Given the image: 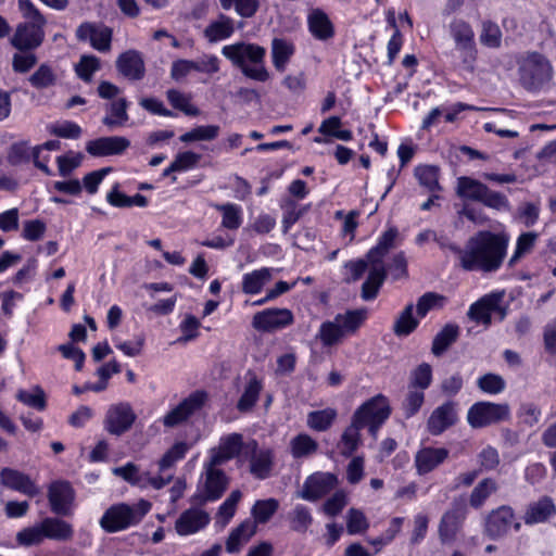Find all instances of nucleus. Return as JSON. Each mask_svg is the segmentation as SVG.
<instances>
[{"mask_svg": "<svg viewBox=\"0 0 556 556\" xmlns=\"http://www.w3.org/2000/svg\"><path fill=\"white\" fill-rule=\"evenodd\" d=\"M508 242L507 235L484 230L470 237L463 249L453 248V251L458 254L459 265L463 269L493 273L502 266Z\"/></svg>", "mask_w": 556, "mask_h": 556, "instance_id": "1", "label": "nucleus"}, {"mask_svg": "<svg viewBox=\"0 0 556 556\" xmlns=\"http://www.w3.org/2000/svg\"><path fill=\"white\" fill-rule=\"evenodd\" d=\"M17 1L25 22L16 26L10 42L18 51H34L45 40L43 28L47 21L30 0Z\"/></svg>", "mask_w": 556, "mask_h": 556, "instance_id": "2", "label": "nucleus"}, {"mask_svg": "<svg viewBox=\"0 0 556 556\" xmlns=\"http://www.w3.org/2000/svg\"><path fill=\"white\" fill-rule=\"evenodd\" d=\"M520 86L528 92L538 93L547 90L553 81L554 68L542 53L526 52L518 61Z\"/></svg>", "mask_w": 556, "mask_h": 556, "instance_id": "3", "label": "nucleus"}, {"mask_svg": "<svg viewBox=\"0 0 556 556\" xmlns=\"http://www.w3.org/2000/svg\"><path fill=\"white\" fill-rule=\"evenodd\" d=\"M222 54L239 67L248 78L266 81L269 74L264 65L266 50L254 43L237 42L223 47Z\"/></svg>", "mask_w": 556, "mask_h": 556, "instance_id": "4", "label": "nucleus"}, {"mask_svg": "<svg viewBox=\"0 0 556 556\" xmlns=\"http://www.w3.org/2000/svg\"><path fill=\"white\" fill-rule=\"evenodd\" d=\"M151 503L140 500L137 504L130 506L122 503L111 506L100 520L101 527L106 532H117L130 526L139 523L151 509Z\"/></svg>", "mask_w": 556, "mask_h": 556, "instance_id": "5", "label": "nucleus"}, {"mask_svg": "<svg viewBox=\"0 0 556 556\" xmlns=\"http://www.w3.org/2000/svg\"><path fill=\"white\" fill-rule=\"evenodd\" d=\"M456 193L459 198L481 202L494 210L508 207V200L504 194L491 190L486 185L470 177L457 178Z\"/></svg>", "mask_w": 556, "mask_h": 556, "instance_id": "6", "label": "nucleus"}, {"mask_svg": "<svg viewBox=\"0 0 556 556\" xmlns=\"http://www.w3.org/2000/svg\"><path fill=\"white\" fill-rule=\"evenodd\" d=\"M390 413L388 400L379 394L363 403L354 412L353 417L361 426L367 427L369 433L376 439L379 428L389 418Z\"/></svg>", "mask_w": 556, "mask_h": 556, "instance_id": "7", "label": "nucleus"}, {"mask_svg": "<svg viewBox=\"0 0 556 556\" xmlns=\"http://www.w3.org/2000/svg\"><path fill=\"white\" fill-rule=\"evenodd\" d=\"M203 469V493L193 497L194 502L198 504L214 502L220 498L229 484V478L225 471L220 469V465L213 464V462L207 460L204 464Z\"/></svg>", "mask_w": 556, "mask_h": 556, "instance_id": "8", "label": "nucleus"}, {"mask_svg": "<svg viewBox=\"0 0 556 556\" xmlns=\"http://www.w3.org/2000/svg\"><path fill=\"white\" fill-rule=\"evenodd\" d=\"M509 405L506 403L478 402L467 414V420L472 428H483L508 419Z\"/></svg>", "mask_w": 556, "mask_h": 556, "instance_id": "9", "label": "nucleus"}, {"mask_svg": "<svg viewBox=\"0 0 556 556\" xmlns=\"http://www.w3.org/2000/svg\"><path fill=\"white\" fill-rule=\"evenodd\" d=\"M511 527L519 531L521 526L516 521L513 508L507 505L491 510L484 520V533L492 540L503 538Z\"/></svg>", "mask_w": 556, "mask_h": 556, "instance_id": "10", "label": "nucleus"}, {"mask_svg": "<svg viewBox=\"0 0 556 556\" xmlns=\"http://www.w3.org/2000/svg\"><path fill=\"white\" fill-rule=\"evenodd\" d=\"M219 71V60L215 55H203L197 60L180 59L174 61L170 68V77L180 81L192 72L214 74Z\"/></svg>", "mask_w": 556, "mask_h": 556, "instance_id": "11", "label": "nucleus"}, {"mask_svg": "<svg viewBox=\"0 0 556 556\" xmlns=\"http://www.w3.org/2000/svg\"><path fill=\"white\" fill-rule=\"evenodd\" d=\"M136 418L130 404L122 402L108 408L103 424L109 433L119 437L132 427Z\"/></svg>", "mask_w": 556, "mask_h": 556, "instance_id": "12", "label": "nucleus"}, {"mask_svg": "<svg viewBox=\"0 0 556 556\" xmlns=\"http://www.w3.org/2000/svg\"><path fill=\"white\" fill-rule=\"evenodd\" d=\"M467 516V507L463 500H454L452 507L441 517L439 536L443 543L455 540Z\"/></svg>", "mask_w": 556, "mask_h": 556, "instance_id": "13", "label": "nucleus"}, {"mask_svg": "<svg viewBox=\"0 0 556 556\" xmlns=\"http://www.w3.org/2000/svg\"><path fill=\"white\" fill-rule=\"evenodd\" d=\"M204 401L205 394L203 392L198 391L190 394L163 417V425L167 428H174L187 421L193 414L202 408Z\"/></svg>", "mask_w": 556, "mask_h": 556, "instance_id": "14", "label": "nucleus"}, {"mask_svg": "<svg viewBox=\"0 0 556 556\" xmlns=\"http://www.w3.org/2000/svg\"><path fill=\"white\" fill-rule=\"evenodd\" d=\"M113 31L112 28L96 23H83L76 29V37L81 41H89L91 47L100 52L111 50Z\"/></svg>", "mask_w": 556, "mask_h": 556, "instance_id": "15", "label": "nucleus"}, {"mask_svg": "<svg viewBox=\"0 0 556 556\" xmlns=\"http://www.w3.org/2000/svg\"><path fill=\"white\" fill-rule=\"evenodd\" d=\"M75 492L71 483L65 480H56L48 486V500L51 510L61 516L71 514Z\"/></svg>", "mask_w": 556, "mask_h": 556, "instance_id": "16", "label": "nucleus"}, {"mask_svg": "<svg viewBox=\"0 0 556 556\" xmlns=\"http://www.w3.org/2000/svg\"><path fill=\"white\" fill-rule=\"evenodd\" d=\"M293 323V315L288 308H268L253 316L252 326L258 331L270 332Z\"/></svg>", "mask_w": 556, "mask_h": 556, "instance_id": "17", "label": "nucleus"}, {"mask_svg": "<svg viewBox=\"0 0 556 556\" xmlns=\"http://www.w3.org/2000/svg\"><path fill=\"white\" fill-rule=\"evenodd\" d=\"M337 484V478L334 475L329 472H315L311 475L304 482L301 491L298 492V496L315 502L330 492Z\"/></svg>", "mask_w": 556, "mask_h": 556, "instance_id": "18", "label": "nucleus"}, {"mask_svg": "<svg viewBox=\"0 0 556 556\" xmlns=\"http://www.w3.org/2000/svg\"><path fill=\"white\" fill-rule=\"evenodd\" d=\"M243 448L245 443L242 434L230 433L220 439L218 446L211 448L208 460L222 466L238 456Z\"/></svg>", "mask_w": 556, "mask_h": 556, "instance_id": "19", "label": "nucleus"}, {"mask_svg": "<svg viewBox=\"0 0 556 556\" xmlns=\"http://www.w3.org/2000/svg\"><path fill=\"white\" fill-rule=\"evenodd\" d=\"M130 146L125 137H101L87 142L86 151L92 156H109L122 154Z\"/></svg>", "mask_w": 556, "mask_h": 556, "instance_id": "20", "label": "nucleus"}, {"mask_svg": "<svg viewBox=\"0 0 556 556\" xmlns=\"http://www.w3.org/2000/svg\"><path fill=\"white\" fill-rule=\"evenodd\" d=\"M257 442L251 440L245 443V451L251 453L250 472L257 479H266L273 470V454L269 450H257Z\"/></svg>", "mask_w": 556, "mask_h": 556, "instance_id": "21", "label": "nucleus"}, {"mask_svg": "<svg viewBox=\"0 0 556 556\" xmlns=\"http://www.w3.org/2000/svg\"><path fill=\"white\" fill-rule=\"evenodd\" d=\"M116 68L121 75L130 80H140L144 77L146 66L140 52L127 50L118 55Z\"/></svg>", "mask_w": 556, "mask_h": 556, "instance_id": "22", "label": "nucleus"}, {"mask_svg": "<svg viewBox=\"0 0 556 556\" xmlns=\"http://www.w3.org/2000/svg\"><path fill=\"white\" fill-rule=\"evenodd\" d=\"M0 483L28 496H35L39 493V489L29 476L9 467L1 469Z\"/></svg>", "mask_w": 556, "mask_h": 556, "instance_id": "23", "label": "nucleus"}, {"mask_svg": "<svg viewBox=\"0 0 556 556\" xmlns=\"http://www.w3.org/2000/svg\"><path fill=\"white\" fill-rule=\"evenodd\" d=\"M457 420L455 404L446 402L437 407L430 415L427 427L431 434H441L448 427L453 426Z\"/></svg>", "mask_w": 556, "mask_h": 556, "instance_id": "24", "label": "nucleus"}, {"mask_svg": "<svg viewBox=\"0 0 556 556\" xmlns=\"http://www.w3.org/2000/svg\"><path fill=\"white\" fill-rule=\"evenodd\" d=\"M210 522V515L204 510L190 508L176 521L175 529L179 535H188L203 529Z\"/></svg>", "mask_w": 556, "mask_h": 556, "instance_id": "25", "label": "nucleus"}, {"mask_svg": "<svg viewBox=\"0 0 556 556\" xmlns=\"http://www.w3.org/2000/svg\"><path fill=\"white\" fill-rule=\"evenodd\" d=\"M448 456V451L444 447L433 448L425 447L417 452L415 456L416 469L419 475H426L435 469Z\"/></svg>", "mask_w": 556, "mask_h": 556, "instance_id": "26", "label": "nucleus"}, {"mask_svg": "<svg viewBox=\"0 0 556 556\" xmlns=\"http://www.w3.org/2000/svg\"><path fill=\"white\" fill-rule=\"evenodd\" d=\"M256 533V525L247 519L235 528L227 538L226 551L230 554L240 551L241 545L247 543Z\"/></svg>", "mask_w": 556, "mask_h": 556, "instance_id": "27", "label": "nucleus"}, {"mask_svg": "<svg viewBox=\"0 0 556 556\" xmlns=\"http://www.w3.org/2000/svg\"><path fill=\"white\" fill-rule=\"evenodd\" d=\"M369 274L365 282L362 285V299L365 301L374 300L380 287L382 286L387 271L384 265H379L375 263H369Z\"/></svg>", "mask_w": 556, "mask_h": 556, "instance_id": "28", "label": "nucleus"}, {"mask_svg": "<svg viewBox=\"0 0 556 556\" xmlns=\"http://www.w3.org/2000/svg\"><path fill=\"white\" fill-rule=\"evenodd\" d=\"M363 428L352 416L351 424L344 429L338 444L342 456L350 457L358 448L362 443L361 430Z\"/></svg>", "mask_w": 556, "mask_h": 556, "instance_id": "29", "label": "nucleus"}, {"mask_svg": "<svg viewBox=\"0 0 556 556\" xmlns=\"http://www.w3.org/2000/svg\"><path fill=\"white\" fill-rule=\"evenodd\" d=\"M45 539L55 541H68L73 538L74 531L72 526L59 518L48 517L41 521Z\"/></svg>", "mask_w": 556, "mask_h": 556, "instance_id": "30", "label": "nucleus"}, {"mask_svg": "<svg viewBox=\"0 0 556 556\" xmlns=\"http://www.w3.org/2000/svg\"><path fill=\"white\" fill-rule=\"evenodd\" d=\"M308 27L313 36L319 40L330 39L334 35L332 23L320 10H313L309 13Z\"/></svg>", "mask_w": 556, "mask_h": 556, "instance_id": "31", "label": "nucleus"}, {"mask_svg": "<svg viewBox=\"0 0 556 556\" xmlns=\"http://www.w3.org/2000/svg\"><path fill=\"white\" fill-rule=\"evenodd\" d=\"M397 235L399 232L395 228L387 230L378 241L377 245L370 249L366 254L368 262L383 265L384 256L395 247Z\"/></svg>", "mask_w": 556, "mask_h": 556, "instance_id": "32", "label": "nucleus"}, {"mask_svg": "<svg viewBox=\"0 0 556 556\" xmlns=\"http://www.w3.org/2000/svg\"><path fill=\"white\" fill-rule=\"evenodd\" d=\"M555 514V506L549 498H542L529 505L523 520L527 525H534L546 521L552 515Z\"/></svg>", "mask_w": 556, "mask_h": 556, "instance_id": "33", "label": "nucleus"}, {"mask_svg": "<svg viewBox=\"0 0 556 556\" xmlns=\"http://www.w3.org/2000/svg\"><path fill=\"white\" fill-rule=\"evenodd\" d=\"M459 327L456 324H446L433 338L431 352L441 356L458 338Z\"/></svg>", "mask_w": 556, "mask_h": 556, "instance_id": "34", "label": "nucleus"}, {"mask_svg": "<svg viewBox=\"0 0 556 556\" xmlns=\"http://www.w3.org/2000/svg\"><path fill=\"white\" fill-rule=\"evenodd\" d=\"M451 59L455 68L472 73L477 60L476 45L454 47V50L451 52Z\"/></svg>", "mask_w": 556, "mask_h": 556, "instance_id": "35", "label": "nucleus"}, {"mask_svg": "<svg viewBox=\"0 0 556 556\" xmlns=\"http://www.w3.org/2000/svg\"><path fill=\"white\" fill-rule=\"evenodd\" d=\"M454 47L473 46L475 33L470 24L462 18H455L448 26Z\"/></svg>", "mask_w": 556, "mask_h": 556, "instance_id": "36", "label": "nucleus"}, {"mask_svg": "<svg viewBox=\"0 0 556 556\" xmlns=\"http://www.w3.org/2000/svg\"><path fill=\"white\" fill-rule=\"evenodd\" d=\"M342 333L345 336L353 334L362 326L367 318V309L358 308L348 311L344 314H338L336 317Z\"/></svg>", "mask_w": 556, "mask_h": 556, "instance_id": "37", "label": "nucleus"}, {"mask_svg": "<svg viewBox=\"0 0 556 556\" xmlns=\"http://www.w3.org/2000/svg\"><path fill=\"white\" fill-rule=\"evenodd\" d=\"M233 30L232 20L226 15H220L217 21L212 22L204 29V36L210 42H216L230 37Z\"/></svg>", "mask_w": 556, "mask_h": 556, "instance_id": "38", "label": "nucleus"}, {"mask_svg": "<svg viewBox=\"0 0 556 556\" xmlns=\"http://www.w3.org/2000/svg\"><path fill=\"white\" fill-rule=\"evenodd\" d=\"M262 388L261 380H258L256 376L252 375L237 403V409L241 413L250 412L258 400Z\"/></svg>", "mask_w": 556, "mask_h": 556, "instance_id": "39", "label": "nucleus"}, {"mask_svg": "<svg viewBox=\"0 0 556 556\" xmlns=\"http://www.w3.org/2000/svg\"><path fill=\"white\" fill-rule=\"evenodd\" d=\"M128 102L125 98H119L106 105L110 115L103 117L102 123L110 128L123 126L128 121Z\"/></svg>", "mask_w": 556, "mask_h": 556, "instance_id": "40", "label": "nucleus"}, {"mask_svg": "<svg viewBox=\"0 0 556 556\" xmlns=\"http://www.w3.org/2000/svg\"><path fill=\"white\" fill-rule=\"evenodd\" d=\"M294 52L292 43L285 39L275 38L271 42L273 63L277 71L283 72Z\"/></svg>", "mask_w": 556, "mask_h": 556, "instance_id": "41", "label": "nucleus"}, {"mask_svg": "<svg viewBox=\"0 0 556 556\" xmlns=\"http://www.w3.org/2000/svg\"><path fill=\"white\" fill-rule=\"evenodd\" d=\"M497 490V484L492 478L482 479L471 491L469 505L478 509Z\"/></svg>", "mask_w": 556, "mask_h": 556, "instance_id": "42", "label": "nucleus"}, {"mask_svg": "<svg viewBox=\"0 0 556 556\" xmlns=\"http://www.w3.org/2000/svg\"><path fill=\"white\" fill-rule=\"evenodd\" d=\"M337 410L328 407L321 410H314L307 414V426L316 431L328 430L337 418Z\"/></svg>", "mask_w": 556, "mask_h": 556, "instance_id": "43", "label": "nucleus"}, {"mask_svg": "<svg viewBox=\"0 0 556 556\" xmlns=\"http://www.w3.org/2000/svg\"><path fill=\"white\" fill-rule=\"evenodd\" d=\"M271 279V273L268 268L253 270L244 275L242 281V290L248 294L258 293L264 285Z\"/></svg>", "mask_w": 556, "mask_h": 556, "instance_id": "44", "label": "nucleus"}, {"mask_svg": "<svg viewBox=\"0 0 556 556\" xmlns=\"http://www.w3.org/2000/svg\"><path fill=\"white\" fill-rule=\"evenodd\" d=\"M414 305L410 303L400 313L394 321L393 331L397 337H405L412 333L419 321L413 316Z\"/></svg>", "mask_w": 556, "mask_h": 556, "instance_id": "45", "label": "nucleus"}, {"mask_svg": "<svg viewBox=\"0 0 556 556\" xmlns=\"http://www.w3.org/2000/svg\"><path fill=\"white\" fill-rule=\"evenodd\" d=\"M290 447L294 458H302L316 453L318 443L308 434L301 433L291 440Z\"/></svg>", "mask_w": 556, "mask_h": 556, "instance_id": "46", "label": "nucleus"}, {"mask_svg": "<svg viewBox=\"0 0 556 556\" xmlns=\"http://www.w3.org/2000/svg\"><path fill=\"white\" fill-rule=\"evenodd\" d=\"M495 305L493 300L483 298L470 306L467 315L470 319L489 326L491 324V313Z\"/></svg>", "mask_w": 556, "mask_h": 556, "instance_id": "47", "label": "nucleus"}, {"mask_svg": "<svg viewBox=\"0 0 556 556\" xmlns=\"http://www.w3.org/2000/svg\"><path fill=\"white\" fill-rule=\"evenodd\" d=\"M30 85L36 89H46L56 84V74L53 68L43 63L28 78Z\"/></svg>", "mask_w": 556, "mask_h": 556, "instance_id": "48", "label": "nucleus"}, {"mask_svg": "<svg viewBox=\"0 0 556 556\" xmlns=\"http://www.w3.org/2000/svg\"><path fill=\"white\" fill-rule=\"evenodd\" d=\"M214 207L223 215L222 226L224 228L235 230L241 226V208L232 203L214 204Z\"/></svg>", "mask_w": 556, "mask_h": 556, "instance_id": "49", "label": "nucleus"}, {"mask_svg": "<svg viewBox=\"0 0 556 556\" xmlns=\"http://www.w3.org/2000/svg\"><path fill=\"white\" fill-rule=\"evenodd\" d=\"M415 177L430 192L440 190L439 168L433 165H421L415 168Z\"/></svg>", "mask_w": 556, "mask_h": 556, "instance_id": "50", "label": "nucleus"}, {"mask_svg": "<svg viewBox=\"0 0 556 556\" xmlns=\"http://www.w3.org/2000/svg\"><path fill=\"white\" fill-rule=\"evenodd\" d=\"M279 503L275 498L256 501L251 510L254 517L252 522H255L256 526L257 523L267 522L277 511Z\"/></svg>", "mask_w": 556, "mask_h": 556, "instance_id": "51", "label": "nucleus"}, {"mask_svg": "<svg viewBox=\"0 0 556 556\" xmlns=\"http://www.w3.org/2000/svg\"><path fill=\"white\" fill-rule=\"evenodd\" d=\"M188 444L185 442L175 443L159 460V470L164 472L175 466V464L182 459L188 452Z\"/></svg>", "mask_w": 556, "mask_h": 556, "instance_id": "52", "label": "nucleus"}, {"mask_svg": "<svg viewBox=\"0 0 556 556\" xmlns=\"http://www.w3.org/2000/svg\"><path fill=\"white\" fill-rule=\"evenodd\" d=\"M219 134V126L217 125H206V126H198L190 131L180 136V141L182 142H191V141H210L214 140Z\"/></svg>", "mask_w": 556, "mask_h": 556, "instance_id": "53", "label": "nucleus"}, {"mask_svg": "<svg viewBox=\"0 0 556 556\" xmlns=\"http://www.w3.org/2000/svg\"><path fill=\"white\" fill-rule=\"evenodd\" d=\"M536 239V232L529 231L521 233L517 239L516 250L510 257L508 265L514 266L523 255L530 253L534 248Z\"/></svg>", "mask_w": 556, "mask_h": 556, "instance_id": "54", "label": "nucleus"}, {"mask_svg": "<svg viewBox=\"0 0 556 556\" xmlns=\"http://www.w3.org/2000/svg\"><path fill=\"white\" fill-rule=\"evenodd\" d=\"M477 386L484 393L498 394L505 390L506 382L502 376L489 372L478 379Z\"/></svg>", "mask_w": 556, "mask_h": 556, "instance_id": "55", "label": "nucleus"}, {"mask_svg": "<svg viewBox=\"0 0 556 556\" xmlns=\"http://www.w3.org/2000/svg\"><path fill=\"white\" fill-rule=\"evenodd\" d=\"M112 472L132 485L146 486L143 476L139 473V468L134 463H127L124 466L115 467L112 469Z\"/></svg>", "mask_w": 556, "mask_h": 556, "instance_id": "56", "label": "nucleus"}, {"mask_svg": "<svg viewBox=\"0 0 556 556\" xmlns=\"http://www.w3.org/2000/svg\"><path fill=\"white\" fill-rule=\"evenodd\" d=\"M444 296L435 292H427L417 301V316L422 318L428 312L442 307Z\"/></svg>", "mask_w": 556, "mask_h": 556, "instance_id": "57", "label": "nucleus"}, {"mask_svg": "<svg viewBox=\"0 0 556 556\" xmlns=\"http://www.w3.org/2000/svg\"><path fill=\"white\" fill-rule=\"evenodd\" d=\"M344 334L336 318L332 321L323 323L319 329V338L324 345L330 346L339 342Z\"/></svg>", "mask_w": 556, "mask_h": 556, "instance_id": "58", "label": "nucleus"}, {"mask_svg": "<svg viewBox=\"0 0 556 556\" xmlns=\"http://www.w3.org/2000/svg\"><path fill=\"white\" fill-rule=\"evenodd\" d=\"M291 528L296 532H305L312 525L313 518L309 509L303 505H298L290 515Z\"/></svg>", "mask_w": 556, "mask_h": 556, "instance_id": "59", "label": "nucleus"}, {"mask_svg": "<svg viewBox=\"0 0 556 556\" xmlns=\"http://www.w3.org/2000/svg\"><path fill=\"white\" fill-rule=\"evenodd\" d=\"M242 497L239 490H235L218 508L217 517L223 518L222 526L225 527L236 513L238 503Z\"/></svg>", "mask_w": 556, "mask_h": 556, "instance_id": "60", "label": "nucleus"}, {"mask_svg": "<svg viewBox=\"0 0 556 556\" xmlns=\"http://www.w3.org/2000/svg\"><path fill=\"white\" fill-rule=\"evenodd\" d=\"M502 33L500 27L490 21L483 22L480 35L482 45L490 48H497L501 45Z\"/></svg>", "mask_w": 556, "mask_h": 556, "instance_id": "61", "label": "nucleus"}, {"mask_svg": "<svg viewBox=\"0 0 556 556\" xmlns=\"http://www.w3.org/2000/svg\"><path fill=\"white\" fill-rule=\"evenodd\" d=\"M45 539L41 523L36 527L25 528L16 534V541L20 545L31 546L40 544Z\"/></svg>", "mask_w": 556, "mask_h": 556, "instance_id": "62", "label": "nucleus"}, {"mask_svg": "<svg viewBox=\"0 0 556 556\" xmlns=\"http://www.w3.org/2000/svg\"><path fill=\"white\" fill-rule=\"evenodd\" d=\"M166 96L167 100L175 109L182 111L186 115L189 116L199 115V109L190 104L189 100L185 97V94H182L178 90L169 89L166 92Z\"/></svg>", "mask_w": 556, "mask_h": 556, "instance_id": "63", "label": "nucleus"}, {"mask_svg": "<svg viewBox=\"0 0 556 556\" xmlns=\"http://www.w3.org/2000/svg\"><path fill=\"white\" fill-rule=\"evenodd\" d=\"M100 68V61L93 55H84L76 65V73L79 78L85 81H90L92 74Z\"/></svg>", "mask_w": 556, "mask_h": 556, "instance_id": "64", "label": "nucleus"}]
</instances>
